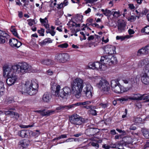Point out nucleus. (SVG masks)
<instances>
[{"label": "nucleus", "instance_id": "obj_1", "mask_svg": "<svg viewBox=\"0 0 149 149\" xmlns=\"http://www.w3.org/2000/svg\"><path fill=\"white\" fill-rule=\"evenodd\" d=\"M83 80L79 78L75 79L71 83V87L72 90L68 87H65L63 89L60 90V86L58 85L56 87L55 94L54 95L56 97H60L62 98H66L72 93L77 98L80 97L81 94L84 97L88 99L92 97L91 91L93 89L92 86L90 85H88L83 89Z\"/></svg>", "mask_w": 149, "mask_h": 149}, {"label": "nucleus", "instance_id": "obj_2", "mask_svg": "<svg viewBox=\"0 0 149 149\" xmlns=\"http://www.w3.org/2000/svg\"><path fill=\"white\" fill-rule=\"evenodd\" d=\"M25 92L30 95H34L38 91V85L37 81L35 79H32L31 81L26 80L24 84Z\"/></svg>", "mask_w": 149, "mask_h": 149}, {"label": "nucleus", "instance_id": "obj_3", "mask_svg": "<svg viewBox=\"0 0 149 149\" xmlns=\"http://www.w3.org/2000/svg\"><path fill=\"white\" fill-rule=\"evenodd\" d=\"M69 120L70 123L76 125H81L82 124L87 122V120L81 118L76 114H74L69 117Z\"/></svg>", "mask_w": 149, "mask_h": 149}, {"label": "nucleus", "instance_id": "obj_4", "mask_svg": "<svg viewBox=\"0 0 149 149\" xmlns=\"http://www.w3.org/2000/svg\"><path fill=\"white\" fill-rule=\"evenodd\" d=\"M96 86L105 93H107L110 89L109 83L104 78H101L99 83L96 84Z\"/></svg>", "mask_w": 149, "mask_h": 149}, {"label": "nucleus", "instance_id": "obj_5", "mask_svg": "<svg viewBox=\"0 0 149 149\" xmlns=\"http://www.w3.org/2000/svg\"><path fill=\"white\" fill-rule=\"evenodd\" d=\"M119 81L118 79L112 80L111 85L112 90L115 93L119 94L123 93L125 91L122 89L123 87L120 85Z\"/></svg>", "mask_w": 149, "mask_h": 149}, {"label": "nucleus", "instance_id": "obj_6", "mask_svg": "<svg viewBox=\"0 0 149 149\" xmlns=\"http://www.w3.org/2000/svg\"><path fill=\"white\" fill-rule=\"evenodd\" d=\"M55 59L61 63H65L69 60L70 56L69 55L66 53H61L56 54L55 56Z\"/></svg>", "mask_w": 149, "mask_h": 149}, {"label": "nucleus", "instance_id": "obj_7", "mask_svg": "<svg viewBox=\"0 0 149 149\" xmlns=\"http://www.w3.org/2000/svg\"><path fill=\"white\" fill-rule=\"evenodd\" d=\"M141 95V94L139 93L133 94L131 96L128 97V99H125L124 98H121L117 99V100L120 101L122 103L123 101H127L128 99L130 100L140 101Z\"/></svg>", "mask_w": 149, "mask_h": 149}, {"label": "nucleus", "instance_id": "obj_8", "mask_svg": "<svg viewBox=\"0 0 149 149\" xmlns=\"http://www.w3.org/2000/svg\"><path fill=\"white\" fill-rule=\"evenodd\" d=\"M19 65L22 73L25 74L28 72L31 69V67L26 62H22Z\"/></svg>", "mask_w": 149, "mask_h": 149}, {"label": "nucleus", "instance_id": "obj_9", "mask_svg": "<svg viewBox=\"0 0 149 149\" xmlns=\"http://www.w3.org/2000/svg\"><path fill=\"white\" fill-rule=\"evenodd\" d=\"M10 36L5 32V31H2L0 29V43L3 44L6 42L7 41L9 38Z\"/></svg>", "mask_w": 149, "mask_h": 149}, {"label": "nucleus", "instance_id": "obj_10", "mask_svg": "<svg viewBox=\"0 0 149 149\" xmlns=\"http://www.w3.org/2000/svg\"><path fill=\"white\" fill-rule=\"evenodd\" d=\"M116 47L113 45H107L104 48V52L108 54H113L116 53Z\"/></svg>", "mask_w": 149, "mask_h": 149}, {"label": "nucleus", "instance_id": "obj_11", "mask_svg": "<svg viewBox=\"0 0 149 149\" xmlns=\"http://www.w3.org/2000/svg\"><path fill=\"white\" fill-rule=\"evenodd\" d=\"M99 132V130L97 128H89L86 130L85 131V134L88 136H94Z\"/></svg>", "mask_w": 149, "mask_h": 149}, {"label": "nucleus", "instance_id": "obj_12", "mask_svg": "<svg viewBox=\"0 0 149 149\" xmlns=\"http://www.w3.org/2000/svg\"><path fill=\"white\" fill-rule=\"evenodd\" d=\"M6 82L9 86L13 84L17 79L16 75H7Z\"/></svg>", "mask_w": 149, "mask_h": 149}, {"label": "nucleus", "instance_id": "obj_13", "mask_svg": "<svg viewBox=\"0 0 149 149\" xmlns=\"http://www.w3.org/2000/svg\"><path fill=\"white\" fill-rule=\"evenodd\" d=\"M31 132L29 130H23L18 132V134L20 136L24 138L28 137L30 136V132Z\"/></svg>", "mask_w": 149, "mask_h": 149}, {"label": "nucleus", "instance_id": "obj_14", "mask_svg": "<svg viewBox=\"0 0 149 149\" xmlns=\"http://www.w3.org/2000/svg\"><path fill=\"white\" fill-rule=\"evenodd\" d=\"M149 64V57L143 58L140 60L138 64V66L139 67H141L143 66H145V67H148L147 65Z\"/></svg>", "mask_w": 149, "mask_h": 149}, {"label": "nucleus", "instance_id": "obj_15", "mask_svg": "<svg viewBox=\"0 0 149 149\" xmlns=\"http://www.w3.org/2000/svg\"><path fill=\"white\" fill-rule=\"evenodd\" d=\"M3 74H12V67L10 68L7 64L4 65L3 67Z\"/></svg>", "mask_w": 149, "mask_h": 149}, {"label": "nucleus", "instance_id": "obj_16", "mask_svg": "<svg viewBox=\"0 0 149 149\" xmlns=\"http://www.w3.org/2000/svg\"><path fill=\"white\" fill-rule=\"evenodd\" d=\"M122 80L125 84L132 85L135 83L134 77L131 76L123 78Z\"/></svg>", "mask_w": 149, "mask_h": 149}, {"label": "nucleus", "instance_id": "obj_17", "mask_svg": "<svg viewBox=\"0 0 149 149\" xmlns=\"http://www.w3.org/2000/svg\"><path fill=\"white\" fill-rule=\"evenodd\" d=\"M149 54V45L146 46L145 47L139 49L137 53V55L140 56L141 54Z\"/></svg>", "mask_w": 149, "mask_h": 149}, {"label": "nucleus", "instance_id": "obj_18", "mask_svg": "<svg viewBox=\"0 0 149 149\" xmlns=\"http://www.w3.org/2000/svg\"><path fill=\"white\" fill-rule=\"evenodd\" d=\"M12 74H18L21 73V68L19 65H17L12 67Z\"/></svg>", "mask_w": 149, "mask_h": 149}, {"label": "nucleus", "instance_id": "obj_19", "mask_svg": "<svg viewBox=\"0 0 149 149\" xmlns=\"http://www.w3.org/2000/svg\"><path fill=\"white\" fill-rule=\"evenodd\" d=\"M51 97V95L49 93L46 92L42 96V101L45 102H48L50 101Z\"/></svg>", "mask_w": 149, "mask_h": 149}, {"label": "nucleus", "instance_id": "obj_20", "mask_svg": "<svg viewBox=\"0 0 149 149\" xmlns=\"http://www.w3.org/2000/svg\"><path fill=\"white\" fill-rule=\"evenodd\" d=\"M109 60V56L105 55L101 56L100 61L102 64L105 65L106 64L109 65V63H110Z\"/></svg>", "mask_w": 149, "mask_h": 149}, {"label": "nucleus", "instance_id": "obj_21", "mask_svg": "<svg viewBox=\"0 0 149 149\" xmlns=\"http://www.w3.org/2000/svg\"><path fill=\"white\" fill-rule=\"evenodd\" d=\"M95 69L100 70H104L106 68L105 65L101 64L98 62H95Z\"/></svg>", "mask_w": 149, "mask_h": 149}, {"label": "nucleus", "instance_id": "obj_22", "mask_svg": "<svg viewBox=\"0 0 149 149\" xmlns=\"http://www.w3.org/2000/svg\"><path fill=\"white\" fill-rule=\"evenodd\" d=\"M117 27L118 32L119 33H121L124 32L125 30V24L123 22H118Z\"/></svg>", "mask_w": 149, "mask_h": 149}, {"label": "nucleus", "instance_id": "obj_23", "mask_svg": "<svg viewBox=\"0 0 149 149\" xmlns=\"http://www.w3.org/2000/svg\"><path fill=\"white\" fill-rule=\"evenodd\" d=\"M55 112V110H50L47 111H45V110H42L41 115L43 116H48L54 114Z\"/></svg>", "mask_w": 149, "mask_h": 149}, {"label": "nucleus", "instance_id": "obj_24", "mask_svg": "<svg viewBox=\"0 0 149 149\" xmlns=\"http://www.w3.org/2000/svg\"><path fill=\"white\" fill-rule=\"evenodd\" d=\"M141 81L145 84H149V75H143L141 77Z\"/></svg>", "mask_w": 149, "mask_h": 149}, {"label": "nucleus", "instance_id": "obj_25", "mask_svg": "<svg viewBox=\"0 0 149 149\" xmlns=\"http://www.w3.org/2000/svg\"><path fill=\"white\" fill-rule=\"evenodd\" d=\"M70 106L71 105L68 106L60 105L59 106L57 107L56 108V110H58V111L57 112H58L59 110L61 111L62 110L68 109L72 108V107H71Z\"/></svg>", "mask_w": 149, "mask_h": 149}, {"label": "nucleus", "instance_id": "obj_26", "mask_svg": "<svg viewBox=\"0 0 149 149\" xmlns=\"http://www.w3.org/2000/svg\"><path fill=\"white\" fill-rule=\"evenodd\" d=\"M141 132L145 138L146 139H149V130L143 128L141 129Z\"/></svg>", "mask_w": 149, "mask_h": 149}, {"label": "nucleus", "instance_id": "obj_27", "mask_svg": "<svg viewBox=\"0 0 149 149\" xmlns=\"http://www.w3.org/2000/svg\"><path fill=\"white\" fill-rule=\"evenodd\" d=\"M29 144V141L28 140L24 139L19 142V144L23 148L27 146Z\"/></svg>", "mask_w": 149, "mask_h": 149}, {"label": "nucleus", "instance_id": "obj_28", "mask_svg": "<svg viewBox=\"0 0 149 149\" xmlns=\"http://www.w3.org/2000/svg\"><path fill=\"white\" fill-rule=\"evenodd\" d=\"M109 61H110V63H109V65L116 64L117 62L116 58L113 56H112L111 58L109 57Z\"/></svg>", "mask_w": 149, "mask_h": 149}, {"label": "nucleus", "instance_id": "obj_29", "mask_svg": "<svg viewBox=\"0 0 149 149\" xmlns=\"http://www.w3.org/2000/svg\"><path fill=\"white\" fill-rule=\"evenodd\" d=\"M17 40L14 38L10 39L9 41L10 45L12 47H15L16 43H17Z\"/></svg>", "mask_w": 149, "mask_h": 149}, {"label": "nucleus", "instance_id": "obj_30", "mask_svg": "<svg viewBox=\"0 0 149 149\" xmlns=\"http://www.w3.org/2000/svg\"><path fill=\"white\" fill-rule=\"evenodd\" d=\"M42 64L46 65H52L53 64V62L52 61L49 59H47L42 61Z\"/></svg>", "mask_w": 149, "mask_h": 149}, {"label": "nucleus", "instance_id": "obj_31", "mask_svg": "<svg viewBox=\"0 0 149 149\" xmlns=\"http://www.w3.org/2000/svg\"><path fill=\"white\" fill-rule=\"evenodd\" d=\"M87 102H79L76 103L74 104H71V107H72V108L74 107L75 106L80 105H84L88 103Z\"/></svg>", "mask_w": 149, "mask_h": 149}, {"label": "nucleus", "instance_id": "obj_32", "mask_svg": "<svg viewBox=\"0 0 149 149\" xmlns=\"http://www.w3.org/2000/svg\"><path fill=\"white\" fill-rule=\"evenodd\" d=\"M14 26H12L11 27L10 30L12 32L13 34L15 36L17 37L19 39V37L18 36V34L17 32L16 29H15L14 27Z\"/></svg>", "mask_w": 149, "mask_h": 149}, {"label": "nucleus", "instance_id": "obj_33", "mask_svg": "<svg viewBox=\"0 0 149 149\" xmlns=\"http://www.w3.org/2000/svg\"><path fill=\"white\" fill-rule=\"evenodd\" d=\"M141 32L146 34H149V26H146L143 29H141Z\"/></svg>", "mask_w": 149, "mask_h": 149}, {"label": "nucleus", "instance_id": "obj_34", "mask_svg": "<svg viewBox=\"0 0 149 149\" xmlns=\"http://www.w3.org/2000/svg\"><path fill=\"white\" fill-rule=\"evenodd\" d=\"M113 12V11L112 12L109 10L106 9L105 12L104 13H103V14L109 17L112 15Z\"/></svg>", "mask_w": 149, "mask_h": 149}, {"label": "nucleus", "instance_id": "obj_35", "mask_svg": "<svg viewBox=\"0 0 149 149\" xmlns=\"http://www.w3.org/2000/svg\"><path fill=\"white\" fill-rule=\"evenodd\" d=\"M52 42V41L51 39L49 38H48L44 40L42 42L41 44L42 45H45L47 43H50Z\"/></svg>", "mask_w": 149, "mask_h": 149}, {"label": "nucleus", "instance_id": "obj_36", "mask_svg": "<svg viewBox=\"0 0 149 149\" xmlns=\"http://www.w3.org/2000/svg\"><path fill=\"white\" fill-rule=\"evenodd\" d=\"M89 112L90 114L93 116L96 115L97 114L96 111L92 108L90 109Z\"/></svg>", "mask_w": 149, "mask_h": 149}, {"label": "nucleus", "instance_id": "obj_37", "mask_svg": "<svg viewBox=\"0 0 149 149\" xmlns=\"http://www.w3.org/2000/svg\"><path fill=\"white\" fill-rule=\"evenodd\" d=\"M143 74H149V69L148 67H146L143 69Z\"/></svg>", "mask_w": 149, "mask_h": 149}, {"label": "nucleus", "instance_id": "obj_38", "mask_svg": "<svg viewBox=\"0 0 149 149\" xmlns=\"http://www.w3.org/2000/svg\"><path fill=\"white\" fill-rule=\"evenodd\" d=\"M68 46V45L66 43H65L58 45V47L62 48H66Z\"/></svg>", "mask_w": 149, "mask_h": 149}, {"label": "nucleus", "instance_id": "obj_39", "mask_svg": "<svg viewBox=\"0 0 149 149\" xmlns=\"http://www.w3.org/2000/svg\"><path fill=\"white\" fill-rule=\"evenodd\" d=\"M95 62L94 63L90 62L88 64V67L89 68L95 69Z\"/></svg>", "mask_w": 149, "mask_h": 149}, {"label": "nucleus", "instance_id": "obj_40", "mask_svg": "<svg viewBox=\"0 0 149 149\" xmlns=\"http://www.w3.org/2000/svg\"><path fill=\"white\" fill-rule=\"evenodd\" d=\"M58 85L56 86V84L55 83H53L52 84H51V89L54 91L55 92V91L56 90V87L58 86Z\"/></svg>", "mask_w": 149, "mask_h": 149}, {"label": "nucleus", "instance_id": "obj_41", "mask_svg": "<svg viewBox=\"0 0 149 149\" xmlns=\"http://www.w3.org/2000/svg\"><path fill=\"white\" fill-rule=\"evenodd\" d=\"M146 95L145 94H141L140 100H146L147 97V96H146Z\"/></svg>", "mask_w": 149, "mask_h": 149}, {"label": "nucleus", "instance_id": "obj_42", "mask_svg": "<svg viewBox=\"0 0 149 149\" xmlns=\"http://www.w3.org/2000/svg\"><path fill=\"white\" fill-rule=\"evenodd\" d=\"M44 29L42 28H41L40 30H39L38 31V33L40 34L42 36H44Z\"/></svg>", "mask_w": 149, "mask_h": 149}, {"label": "nucleus", "instance_id": "obj_43", "mask_svg": "<svg viewBox=\"0 0 149 149\" xmlns=\"http://www.w3.org/2000/svg\"><path fill=\"white\" fill-rule=\"evenodd\" d=\"M13 116L15 117V118L16 120H18L19 117V114L16 112H14L13 114Z\"/></svg>", "mask_w": 149, "mask_h": 149}, {"label": "nucleus", "instance_id": "obj_44", "mask_svg": "<svg viewBox=\"0 0 149 149\" xmlns=\"http://www.w3.org/2000/svg\"><path fill=\"white\" fill-rule=\"evenodd\" d=\"M125 38V37L122 36H117L116 37V39L117 40H118L119 39H121V40H124Z\"/></svg>", "mask_w": 149, "mask_h": 149}, {"label": "nucleus", "instance_id": "obj_45", "mask_svg": "<svg viewBox=\"0 0 149 149\" xmlns=\"http://www.w3.org/2000/svg\"><path fill=\"white\" fill-rule=\"evenodd\" d=\"M45 73L48 74H54V72L51 70L49 69L46 71V72Z\"/></svg>", "mask_w": 149, "mask_h": 149}, {"label": "nucleus", "instance_id": "obj_46", "mask_svg": "<svg viewBox=\"0 0 149 149\" xmlns=\"http://www.w3.org/2000/svg\"><path fill=\"white\" fill-rule=\"evenodd\" d=\"M136 19V18L134 16L132 15L128 19L129 20H130L131 22L134 21V20Z\"/></svg>", "mask_w": 149, "mask_h": 149}, {"label": "nucleus", "instance_id": "obj_47", "mask_svg": "<svg viewBox=\"0 0 149 149\" xmlns=\"http://www.w3.org/2000/svg\"><path fill=\"white\" fill-rule=\"evenodd\" d=\"M112 14L113 16L115 17H118L119 16V13L116 11L113 12Z\"/></svg>", "mask_w": 149, "mask_h": 149}, {"label": "nucleus", "instance_id": "obj_48", "mask_svg": "<svg viewBox=\"0 0 149 149\" xmlns=\"http://www.w3.org/2000/svg\"><path fill=\"white\" fill-rule=\"evenodd\" d=\"M16 44L15 47L17 48L19 47L22 45V43L20 42H18L17 40V43Z\"/></svg>", "mask_w": 149, "mask_h": 149}, {"label": "nucleus", "instance_id": "obj_49", "mask_svg": "<svg viewBox=\"0 0 149 149\" xmlns=\"http://www.w3.org/2000/svg\"><path fill=\"white\" fill-rule=\"evenodd\" d=\"M33 136L36 137H38L40 134V132H33L32 133Z\"/></svg>", "mask_w": 149, "mask_h": 149}, {"label": "nucleus", "instance_id": "obj_50", "mask_svg": "<svg viewBox=\"0 0 149 149\" xmlns=\"http://www.w3.org/2000/svg\"><path fill=\"white\" fill-rule=\"evenodd\" d=\"M86 1V3H93L94 2L96 1L97 0H85Z\"/></svg>", "mask_w": 149, "mask_h": 149}, {"label": "nucleus", "instance_id": "obj_51", "mask_svg": "<svg viewBox=\"0 0 149 149\" xmlns=\"http://www.w3.org/2000/svg\"><path fill=\"white\" fill-rule=\"evenodd\" d=\"M33 125H23L21 127H22L24 128H27L29 127H33Z\"/></svg>", "mask_w": 149, "mask_h": 149}, {"label": "nucleus", "instance_id": "obj_52", "mask_svg": "<svg viewBox=\"0 0 149 149\" xmlns=\"http://www.w3.org/2000/svg\"><path fill=\"white\" fill-rule=\"evenodd\" d=\"M128 31L130 35H132L134 33V31L133 30L131 29H130L128 30Z\"/></svg>", "mask_w": 149, "mask_h": 149}, {"label": "nucleus", "instance_id": "obj_53", "mask_svg": "<svg viewBox=\"0 0 149 149\" xmlns=\"http://www.w3.org/2000/svg\"><path fill=\"white\" fill-rule=\"evenodd\" d=\"M102 147L105 149H109L110 147L109 146L105 144L103 145Z\"/></svg>", "mask_w": 149, "mask_h": 149}, {"label": "nucleus", "instance_id": "obj_54", "mask_svg": "<svg viewBox=\"0 0 149 149\" xmlns=\"http://www.w3.org/2000/svg\"><path fill=\"white\" fill-rule=\"evenodd\" d=\"M129 129L130 130H134L136 129V126H134L133 125H132L130 126Z\"/></svg>", "mask_w": 149, "mask_h": 149}, {"label": "nucleus", "instance_id": "obj_55", "mask_svg": "<svg viewBox=\"0 0 149 149\" xmlns=\"http://www.w3.org/2000/svg\"><path fill=\"white\" fill-rule=\"evenodd\" d=\"M58 6L57 7V8L58 9H61L63 7V5L62 3H61L59 4H58Z\"/></svg>", "mask_w": 149, "mask_h": 149}, {"label": "nucleus", "instance_id": "obj_56", "mask_svg": "<svg viewBox=\"0 0 149 149\" xmlns=\"http://www.w3.org/2000/svg\"><path fill=\"white\" fill-rule=\"evenodd\" d=\"M60 138V139H61V138H67V135L66 134H62L61 135H60L59 136Z\"/></svg>", "mask_w": 149, "mask_h": 149}, {"label": "nucleus", "instance_id": "obj_57", "mask_svg": "<svg viewBox=\"0 0 149 149\" xmlns=\"http://www.w3.org/2000/svg\"><path fill=\"white\" fill-rule=\"evenodd\" d=\"M92 145L93 146L96 147L97 148H98L99 147V145L97 143L93 142L92 143Z\"/></svg>", "mask_w": 149, "mask_h": 149}, {"label": "nucleus", "instance_id": "obj_58", "mask_svg": "<svg viewBox=\"0 0 149 149\" xmlns=\"http://www.w3.org/2000/svg\"><path fill=\"white\" fill-rule=\"evenodd\" d=\"M4 84L1 81H0V89H4Z\"/></svg>", "mask_w": 149, "mask_h": 149}, {"label": "nucleus", "instance_id": "obj_59", "mask_svg": "<svg viewBox=\"0 0 149 149\" xmlns=\"http://www.w3.org/2000/svg\"><path fill=\"white\" fill-rule=\"evenodd\" d=\"M116 130L119 133H122L123 134L126 133V132L124 130H122L118 129H116Z\"/></svg>", "mask_w": 149, "mask_h": 149}, {"label": "nucleus", "instance_id": "obj_60", "mask_svg": "<svg viewBox=\"0 0 149 149\" xmlns=\"http://www.w3.org/2000/svg\"><path fill=\"white\" fill-rule=\"evenodd\" d=\"M129 8L131 9H134L135 7L132 4H129Z\"/></svg>", "mask_w": 149, "mask_h": 149}, {"label": "nucleus", "instance_id": "obj_61", "mask_svg": "<svg viewBox=\"0 0 149 149\" xmlns=\"http://www.w3.org/2000/svg\"><path fill=\"white\" fill-rule=\"evenodd\" d=\"M73 141V138H70L67 139L65 142H72Z\"/></svg>", "mask_w": 149, "mask_h": 149}, {"label": "nucleus", "instance_id": "obj_62", "mask_svg": "<svg viewBox=\"0 0 149 149\" xmlns=\"http://www.w3.org/2000/svg\"><path fill=\"white\" fill-rule=\"evenodd\" d=\"M11 111H5L4 113L6 115H10Z\"/></svg>", "mask_w": 149, "mask_h": 149}, {"label": "nucleus", "instance_id": "obj_63", "mask_svg": "<svg viewBox=\"0 0 149 149\" xmlns=\"http://www.w3.org/2000/svg\"><path fill=\"white\" fill-rule=\"evenodd\" d=\"M82 135V133H79L78 134H75L74 135V136L75 137H78L79 136H81Z\"/></svg>", "mask_w": 149, "mask_h": 149}, {"label": "nucleus", "instance_id": "obj_64", "mask_svg": "<svg viewBox=\"0 0 149 149\" xmlns=\"http://www.w3.org/2000/svg\"><path fill=\"white\" fill-rule=\"evenodd\" d=\"M94 38V37L93 36H91L89 37L88 38V40H93Z\"/></svg>", "mask_w": 149, "mask_h": 149}]
</instances>
